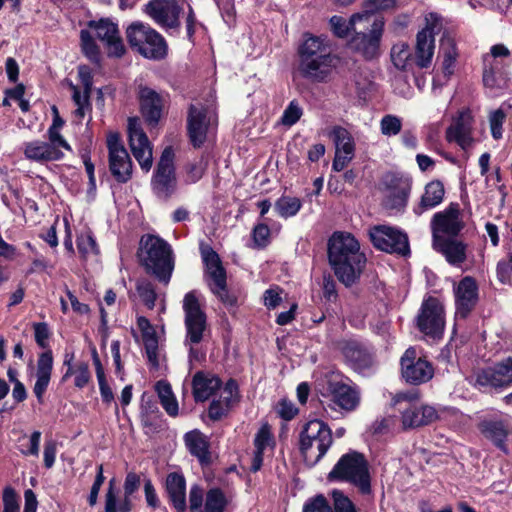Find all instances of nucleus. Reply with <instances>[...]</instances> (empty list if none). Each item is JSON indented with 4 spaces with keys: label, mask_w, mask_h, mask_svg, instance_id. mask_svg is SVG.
<instances>
[{
    "label": "nucleus",
    "mask_w": 512,
    "mask_h": 512,
    "mask_svg": "<svg viewBox=\"0 0 512 512\" xmlns=\"http://www.w3.org/2000/svg\"><path fill=\"white\" fill-rule=\"evenodd\" d=\"M328 259L338 280L347 287L359 279L366 264L357 239L344 232H336L329 239Z\"/></svg>",
    "instance_id": "obj_1"
},
{
    "label": "nucleus",
    "mask_w": 512,
    "mask_h": 512,
    "mask_svg": "<svg viewBox=\"0 0 512 512\" xmlns=\"http://www.w3.org/2000/svg\"><path fill=\"white\" fill-rule=\"evenodd\" d=\"M182 308L185 326L184 346L188 349L189 363L201 364L205 362L207 354L203 343L209 339L211 330L197 291L192 290L185 294Z\"/></svg>",
    "instance_id": "obj_2"
},
{
    "label": "nucleus",
    "mask_w": 512,
    "mask_h": 512,
    "mask_svg": "<svg viewBox=\"0 0 512 512\" xmlns=\"http://www.w3.org/2000/svg\"><path fill=\"white\" fill-rule=\"evenodd\" d=\"M137 256L147 274L167 285L175 267L171 245L159 236L145 234L141 237Z\"/></svg>",
    "instance_id": "obj_3"
},
{
    "label": "nucleus",
    "mask_w": 512,
    "mask_h": 512,
    "mask_svg": "<svg viewBox=\"0 0 512 512\" xmlns=\"http://www.w3.org/2000/svg\"><path fill=\"white\" fill-rule=\"evenodd\" d=\"M328 478L349 482L364 495L371 493L369 464L361 453L350 452L343 455L330 471Z\"/></svg>",
    "instance_id": "obj_4"
},
{
    "label": "nucleus",
    "mask_w": 512,
    "mask_h": 512,
    "mask_svg": "<svg viewBox=\"0 0 512 512\" xmlns=\"http://www.w3.org/2000/svg\"><path fill=\"white\" fill-rule=\"evenodd\" d=\"M333 443L328 424L319 419L304 424L299 435V449L306 461L317 463Z\"/></svg>",
    "instance_id": "obj_5"
},
{
    "label": "nucleus",
    "mask_w": 512,
    "mask_h": 512,
    "mask_svg": "<svg viewBox=\"0 0 512 512\" xmlns=\"http://www.w3.org/2000/svg\"><path fill=\"white\" fill-rule=\"evenodd\" d=\"M131 48L148 59L161 60L167 55L168 46L163 36L149 25L132 23L126 31Z\"/></svg>",
    "instance_id": "obj_6"
},
{
    "label": "nucleus",
    "mask_w": 512,
    "mask_h": 512,
    "mask_svg": "<svg viewBox=\"0 0 512 512\" xmlns=\"http://www.w3.org/2000/svg\"><path fill=\"white\" fill-rule=\"evenodd\" d=\"M415 325L428 339L440 341L443 338L446 325L443 303L433 296L424 298L416 315Z\"/></svg>",
    "instance_id": "obj_7"
},
{
    "label": "nucleus",
    "mask_w": 512,
    "mask_h": 512,
    "mask_svg": "<svg viewBox=\"0 0 512 512\" xmlns=\"http://www.w3.org/2000/svg\"><path fill=\"white\" fill-rule=\"evenodd\" d=\"M364 25L358 26V29L353 32L350 46L365 59L371 60L380 55L385 20L383 17H376L372 22Z\"/></svg>",
    "instance_id": "obj_8"
},
{
    "label": "nucleus",
    "mask_w": 512,
    "mask_h": 512,
    "mask_svg": "<svg viewBox=\"0 0 512 512\" xmlns=\"http://www.w3.org/2000/svg\"><path fill=\"white\" fill-rule=\"evenodd\" d=\"M151 188L153 193L162 200H168L176 191L177 179L172 147H166L163 150L151 179Z\"/></svg>",
    "instance_id": "obj_9"
},
{
    "label": "nucleus",
    "mask_w": 512,
    "mask_h": 512,
    "mask_svg": "<svg viewBox=\"0 0 512 512\" xmlns=\"http://www.w3.org/2000/svg\"><path fill=\"white\" fill-rule=\"evenodd\" d=\"M109 171L118 183H127L132 178L133 163L120 135L111 132L107 136Z\"/></svg>",
    "instance_id": "obj_10"
},
{
    "label": "nucleus",
    "mask_w": 512,
    "mask_h": 512,
    "mask_svg": "<svg viewBox=\"0 0 512 512\" xmlns=\"http://www.w3.org/2000/svg\"><path fill=\"white\" fill-rule=\"evenodd\" d=\"M369 238L378 250L401 256L410 254L407 234L394 227L387 225L374 226L369 230Z\"/></svg>",
    "instance_id": "obj_11"
},
{
    "label": "nucleus",
    "mask_w": 512,
    "mask_h": 512,
    "mask_svg": "<svg viewBox=\"0 0 512 512\" xmlns=\"http://www.w3.org/2000/svg\"><path fill=\"white\" fill-rule=\"evenodd\" d=\"M216 126L217 116L214 111L202 105H190L187 129L190 142L195 148H199L205 143L208 133Z\"/></svg>",
    "instance_id": "obj_12"
},
{
    "label": "nucleus",
    "mask_w": 512,
    "mask_h": 512,
    "mask_svg": "<svg viewBox=\"0 0 512 512\" xmlns=\"http://www.w3.org/2000/svg\"><path fill=\"white\" fill-rule=\"evenodd\" d=\"M401 374L403 379L412 385L427 383L433 378L434 368L432 364L422 357H417L414 347H409L400 359Z\"/></svg>",
    "instance_id": "obj_13"
},
{
    "label": "nucleus",
    "mask_w": 512,
    "mask_h": 512,
    "mask_svg": "<svg viewBox=\"0 0 512 512\" xmlns=\"http://www.w3.org/2000/svg\"><path fill=\"white\" fill-rule=\"evenodd\" d=\"M430 225L432 241L456 237L464 228L459 204L450 203L443 211L435 213Z\"/></svg>",
    "instance_id": "obj_14"
},
{
    "label": "nucleus",
    "mask_w": 512,
    "mask_h": 512,
    "mask_svg": "<svg viewBox=\"0 0 512 512\" xmlns=\"http://www.w3.org/2000/svg\"><path fill=\"white\" fill-rule=\"evenodd\" d=\"M128 135L133 156L138 161L141 169L148 172L153 163L152 146L137 118H129Z\"/></svg>",
    "instance_id": "obj_15"
},
{
    "label": "nucleus",
    "mask_w": 512,
    "mask_h": 512,
    "mask_svg": "<svg viewBox=\"0 0 512 512\" xmlns=\"http://www.w3.org/2000/svg\"><path fill=\"white\" fill-rule=\"evenodd\" d=\"M348 365L358 373L365 374L374 365L372 352L363 343L355 339H343L337 344Z\"/></svg>",
    "instance_id": "obj_16"
},
{
    "label": "nucleus",
    "mask_w": 512,
    "mask_h": 512,
    "mask_svg": "<svg viewBox=\"0 0 512 512\" xmlns=\"http://www.w3.org/2000/svg\"><path fill=\"white\" fill-rule=\"evenodd\" d=\"M455 318L466 319L474 310L479 299V289L472 276L463 277L454 287Z\"/></svg>",
    "instance_id": "obj_17"
},
{
    "label": "nucleus",
    "mask_w": 512,
    "mask_h": 512,
    "mask_svg": "<svg viewBox=\"0 0 512 512\" xmlns=\"http://www.w3.org/2000/svg\"><path fill=\"white\" fill-rule=\"evenodd\" d=\"M180 7L175 0H150L145 12L155 23L164 28L176 29L180 26Z\"/></svg>",
    "instance_id": "obj_18"
},
{
    "label": "nucleus",
    "mask_w": 512,
    "mask_h": 512,
    "mask_svg": "<svg viewBox=\"0 0 512 512\" xmlns=\"http://www.w3.org/2000/svg\"><path fill=\"white\" fill-rule=\"evenodd\" d=\"M385 186V206L391 210H404L411 192V180L407 177L389 174L385 178Z\"/></svg>",
    "instance_id": "obj_19"
},
{
    "label": "nucleus",
    "mask_w": 512,
    "mask_h": 512,
    "mask_svg": "<svg viewBox=\"0 0 512 512\" xmlns=\"http://www.w3.org/2000/svg\"><path fill=\"white\" fill-rule=\"evenodd\" d=\"M138 98L143 118L149 125L156 126L165 108L163 96L150 87L140 85Z\"/></svg>",
    "instance_id": "obj_20"
},
{
    "label": "nucleus",
    "mask_w": 512,
    "mask_h": 512,
    "mask_svg": "<svg viewBox=\"0 0 512 512\" xmlns=\"http://www.w3.org/2000/svg\"><path fill=\"white\" fill-rule=\"evenodd\" d=\"M89 26L95 29L97 38L105 44L108 56L119 58L125 53V47L115 23L108 19H101L97 22L91 21Z\"/></svg>",
    "instance_id": "obj_21"
},
{
    "label": "nucleus",
    "mask_w": 512,
    "mask_h": 512,
    "mask_svg": "<svg viewBox=\"0 0 512 512\" xmlns=\"http://www.w3.org/2000/svg\"><path fill=\"white\" fill-rule=\"evenodd\" d=\"M327 389L334 406L346 412L354 411L358 407L360 391L356 386L348 385L342 381H330Z\"/></svg>",
    "instance_id": "obj_22"
},
{
    "label": "nucleus",
    "mask_w": 512,
    "mask_h": 512,
    "mask_svg": "<svg viewBox=\"0 0 512 512\" xmlns=\"http://www.w3.org/2000/svg\"><path fill=\"white\" fill-rule=\"evenodd\" d=\"M309 61L299 62V72L303 78L314 82H327L333 70L336 68L337 58L335 55L320 57Z\"/></svg>",
    "instance_id": "obj_23"
},
{
    "label": "nucleus",
    "mask_w": 512,
    "mask_h": 512,
    "mask_svg": "<svg viewBox=\"0 0 512 512\" xmlns=\"http://www.w3.org/2000/svg\"><path fill=\"white\" fill-rule=\"evenodd\" d=\"M299 62L332 56L331 47L326 38L304 34V41L298 49Z\"/></svg>",
    "instance_id": "obj_24"
},
{
    "label": "nucleus",
    "mask_w": 512,
    "mask_h": 512,
    "mask_svg": "<svg viewBox=\"0 0 512 512\" xmlns=\"http://www.w3.org/2000/svg\"><path fill=\"white\" fill-rule=\"evenodd\" d=\"M434 250L441 253L453 266H461L467 259V245L455 237L432 241Z\"/></svg>",
    "instance_id": "obj_25"
},
{
    "label": "nucleus",
    "mask_w": 512,
    "mask_h": 512,
    "mask_svg": "<svg viewBox=\"0 0 512 512\" xmlns=\"http://www.w3.org/2000/svg\"><path fill=\"white\" fill-rule=\"evenodd\" d=\"M446 139L449 142H456L463 149L471 146V115L469 112L462 111L459 113L458 117L447 128Z\"/></svg>",
    "instance_id": "obj_26"
},
{
    "label": "nucleus",
    "mask_w": 512,
    "mask_h": 512,
    "mask_svg": "<svg viewBox=\"0 0 512 512\" xmlns=\"http://www.w3.org/2000/svg\"><path fill=\"white\" fill-rule=\"evenodd\" d=\"M53 369V355L51 350L41 353L37 360L36 382L33 392L39 403H43V396L51 380Z\"/></svg>",
    "instance_id": "obj_27"
},
{
    "label": "nucleus",
    "mask_w": 512,
    "mask_h": 512,
    "mask_svg": "<svg viewBox=\"0 0 512 512\" xmlns=\"http://www.w3.org/2000/svg\"><path fill=\"white\" fill-rule=\"evenodd\" d=\"M24 155L27 159L36 162L57 161L64 154L60 149H55L53 144L46 141L34 140L24 144Z\"/></svg>",
    "instance_id": "obj_28"
},
{
    "label": "nucleus",
    "mask_w": 512,
    "mask_h": 512,
    "mask_svg": "<svg viewBox=\"0 0 512 512\" xmlns=\"http://www.w3.org/2000/svg\"><path fill=\"white\" fill-rule=\"evenodd\" d=\"M221 380L211 374L202 371L197 372L192 380L193 396L195 401L208 400L221 387Z\"/></svg>",
    "instance_id": "obj_29"
},
{
    "label": "nucleus",
    "mask_w": 512,
    "mask_h": 512,
    "mask_svg": "<svg viewBox=\"0 0 512 512\" xmlns=\"http://www.w3.org/2000/svg\"><path fill=\"white\" fill-rule=\"evenodd\" d=\"M438 419L436 409L429 405L411 407L402 413L404 428H417L433 423Z\"/></svg>",
    "instance_id": "obj_30"
},
{
    "label": "nucleus",
    "mask_w": 512,
    "mask_h": 512,
    "mask_svg": "<svg viewBox=\"0 0 512 512\" xmlns=\"http://www.w3.org/2000/svg\"><path fill=\"white\" fill-rule=\"evenodd\" d=\"M137 326L142 333V339L149 363L157 368L159 366L158 360V338L155 329L150 321L144 317L137 318Z\"/></svg>",
    "instance_id": "obj_31"
},
{
    "label": "nucleus",
    "mask_w": 512,
    "mask_h": 512,
    "mask_svg": "<svg viewBox=\"0 0 512 512\" xmlns=\"http://www.w3.org/2000/svg\"><path fill=\"white\" fill-rule=\"evenodd\" d=\"M166 490L169 499L177 512H185L186 504V481L183 475L170 473L166 479Z\"/></svg>",
    "instance_id": "obj_32"
},
{
    "label": "nucleus",
    "mask_w": 512,
    "mask_h": 512,
    "mask_svg": "<svg viewBox=\"0 0 512 512\" xmlns=\"http://www.w3.org/2000/svg\"><path fill=\"white\" fill-rule=\"evenodd\" d=\"M397 7V0H364L361 11L352 14V21L362 20L363 23H370L374 18L379 17L378 13L393 11Z\"/></svg>",
    "instance_id": "obj_33"
},
{
    "label": "nucleus",
    "mask_w": 512,
    "mask_h": 512,
    "mask_svg": "<svg viewBox=\"0 0 512 512\" xmlns=\"http://www.w3.org/2000/svg\"><path fill=\"white\" fill-rule=\"evenodd\" d=\"M444 185L439 180L426 184L420 203L414 207V213L421 215L424 211L438 206L444 199Z\"/></svg>",
    "instance_id": "obj_34"
},
{
    "label": "nucleus",
    "mask_w": 512,
    "mask_h": 512,
    "mask_svg": "<svg viewBox=\"0 0 512 512\" xmlns=\"http://www.w3.org/2000/svg\"><path fill=\"white\" fill-rule=\"evenodd\" d=\"M184 440L190 454L195 456L201 464L210 462L209 442L203 433L197 430L190 431L185 434Z\"/></svg>",
    "instance_id": "obj_35"
},
{
    "label": "nucleus",
    "mask_w": 512,
    "mask_h": 512,
    "mask_svg": "<svg viewBox=\"0 0 512 512\" xmlns=\"http://www.w3.org/2000/svg\"><path fill=\"white\" fill-rule=\"evenodd\" d=\"M435 51V39L424 33L416 34L414 62L420 69L429 68Z\"/></svg>",
    "instance_id": "obj_36"
},
{
    "label": "nucleus",
    "mask_w": 512,
    "mask_h": 512,
    "mask_svg": "<svg viewBox=\"0 0 512 512\" xmlns=\"http://www.w3.org/2000/svg\"><path fill=\"white\" fill-rule=\"evenodd\" d=\"M480 429L487 439L491 440L499 449L507 452L505 441L508 432L502 421H484L481 423Z\"/></svg>",
    "instance_id": "obj_37"
},
{
    "label": "nucleus",
    "mask_w": 512,
    "mask_h": 512,
    "mask_svg": "<svg viewBox=\"0 0 512 512\" xmlns=\"http://www.w3.org/2000/svg\"><path fill=\"white\" fill-rule=\"evenodd\" d=\"M335 145V153L355 154V142L351 133L342 126H335L330 132Z\"/></svg>",
    "instance_id": "obj_38"
},
{
    "label": "nucleus",
    "mask_w": 512,
    "mask_h": 512,
    "mask_svg": "<svg viewBox=\"0 0 512 512\" xmlns=\"http://www.w3.org/2000/svg\"><path fill=\"white\" fill-rule=\"evenodd\" d=\"M155 389L160 403L167 414L172 417L177 416L179 410L178 402L172 392L171 385L164 380H160L156 383Z\"/></svg>",
    "instance_id": "obj_39"
},
{
    "label": "nucleus",
    "mask_w": 512,
    "mask_h": 512,
    "mask_svg": "<svg viewBox=\"0 0 512 512\" xmlns=\"http://www.w3.org/2000/svg\"><path fill=\"white\" fill-rule=\"evenodd\" d=\"M140 487V477L134 472L127 473L124 481V497L119 501L118 511L119 512H131L133 509V503L131 496Z\"/></svg>",
    "instance_id": "obj_40"
},
{
    "label": "nucleus",
    "mask_w": 512,
    "mask_h": 512,
    "mask_svg": "<svg viewBox=\"0 0 512 512\" xmlns=\"http://www.w3.org/2000/svg\"><path fill=\"white\" fill-rule=\"evenodd\" d=\"M390 57L393 65L402 71H408L412 66L413 58L410 47L405 42H399L392 46Z\"/></svg>",
    "instance_id": "obj_41"
},
{
    "label": "nucleus",
    "mask_w": 512,
    "mask_h": 512,
    "mask_svg": "<svg viewBox=\"0 0 512 512\" xmlns=\"http://www.w3.org/2000/svg\"><path fill=\"white\" fill-rule=\"evenodd\" d=\"M476 385L483 388L503 389L506 385L500 376L496 364L479 371L476 375Z\"/></svg>",
    "instance_id": "obj_42"
},
{
    "label": "nucleus",
    "mask_w": 512,
    "mask_h": 512,
    "mask_svg": "<svg viewBox=\"0 0 512 512\" xmlns=\"http://www.w3.org/2000/svg\"><path fill=\"white\" fill-rule=\"evenodd\" d=\"M228 499L220 488H211L205 494V512H224Z\"/></svg>",
    "instance_id": "obj_43"
},
{
    "label": "nucleus",
    "mask_w": 512,
    "mask_h": 512,
    "mask_svg": "<svg viewBox=\"0 0 512 512\" xmlns=\"http://www.w3.org/2000/svg\"><path fill=\"white\" fill-rule=\"evenodd\" d=\"M274 207L279 216L289 218L299 212L302 207V202L297 197L281 196L276 200Z\"/></svg>",
    "instance_id": "obj_44"
},
{
    "label": "nucleus",
    "mask_w": 512,
    "mask_h": 512,
    "mask_svg": "<svg viewBox=\"0 0 512 512\" xmlns=\"http://www.w3.org/2000/svg\"><path fill=\"white\" fill-rule=\"evenodd\" d=\"M441 49L443 53V72L446 76H451L453 74L458 55L454 41L451 38L443 39Z\"/></svg>",
    "instance_id": "obj_45"
},
{
    "label": "nucleus",
    "mask_w": 512,
    "mask_h": 512,
    "mask_svg": "<svg viewBox=\"0 0 512 512\" xmlns=\"http://www.w3.org/2000/svg\"><path fill=\"white\" fill-rule=\"evenodd\" d=\"M330 24L334 34L340 38L346 37L350 32L353 33L354 31H356V29H358V26H365L362 20H357L353 22L352 15L350 16L348 21H346L341 16L335 15L331 17Z\"/></svg>",
    "instance_id": "obj_46"
},
{
    "label": "nucleus",
    "mask_w": 512,
    "mask_h": 512,
    "mask_svg": "<svg viewBox=\"0 0 512 512\" xmlns=\"http://www.w3.org/2000/svg\"><path fill=\"white\" fill-rule=\"evenodd\" d=\"M208 161L204 156L189 162L185 166L184 181L187 184L197 183L204 175L207 169Z\"/></svg>",
    "instance_id": "obj_47"
},
{
    "label": "nucleus",
    "mask_w": 512,
    "mask_h": 512,
    "mask_svg": "<svg viewBox=\"0 0 512 512\" xmlns=\"http://www.w3.org/2000/svg\"><path fill=\"white\" fill-rule=\"evenodd\" d=\"M71 89L73 92V95H72L73 101H74L75 105L77 106V108L75 110V115L82 119V118H84L86 112L91 109V105L89 102L91 91L83 90L81 92L80 89L75 85H71Z\"/></svg>",
    "instance_id": "obj_48"
},
{
    "label": "nucleus",
    "mask_w": 512,
    "mask_h": 512,
    "mask_svg": "<svg viewBox=\"0 0 512 512\" xmlns=\"http://www.w3.org/2000/svg\"><path fill=\"white\" fill-rule=\"evenodd\" d=\"M136 291L144 304L149 309H153L157 299L154 285L148 280H138Z\"/></svg>",
    "instance_id": "obj_49"
},
{
    "label": "nucleus",
    "mask_w": 512,
    "mask_h": 512,
    "mask_svg": "<svg viewBox=\"0 0 512 512\" xmlns=\"http://www.w3.org/2000/svg\"><path fill=\"white\" fill-rule=\"evenodd\" d=\"M201 256L205 265V275L224 268L219 255L211 247L201 248Z\"/></svg>",
    "instance_id": "obj_50"
},
{
    "label": "nucleus",
    "mask_w": 512,
    "mask_h": 512,
    "mask_svg": "<svg viewBox=\"0 0 512 512\" xmlns=\"http://www.w3.org/2000/svg\"><path fill=\"white\" fill-rule=\"evenodd\" d=\"M302 512H333V509L323 494H317L306 500Z\"/></svg>",
    "instance_id": "obj_51"
},
{
    "label": "nucleus",
    "mask_w": 512,
    "mask_h": 512,
    "mask_svg": "<svg viewBox=\"0 0 512 512\" xmlns=\"http://www.w3.org/2000/svg\"><path fill=\"white\" fill-rule=\"evenodd\" d=\"M80 40L84 54L92 62L97 63L99 61V49L90 32L87 30H81Z\"/></svg>",
    "instance_id": "obj_52"
},
{
    "label": "nucleus",
    "mask_w": 512,
    "mask_h": 512,
    "mask_svg": "<svg viewBox=\"0 0 512 512\" xmlns=\"http://www.w3.org/2000/svg\"><path fill=\"white\" fill-rule=\"evenodd\" d=\"M424 20L425 25L418 33H424L427 37L435 39V35L443 28L442 17L435 12H431L425 16Z\"/></svg>",
    "instance_id": "obj_53"
},
{
    "label": "nucleus",
    "mask_w": 512,
    "mask_h": 512,
    "mask_svg": "<svg viewBox=\"0 0 512 512\" xmlns=\"http://www.w3.org/2000/svg\"><path fill=\"white\" fill-rule=\"evenodd\" d=\"M302 115L303 109L299 102L297 100H292L282 114L281 123L284 126L291 127L300 120Z\"/></svg>",
    "instance_id": "obj_54"
},
{
    "label": "nucleus",
    "mask_w": 512,
    "mask_h": 512,
    "mask_svg": "<svg viewBox=\"0 0 512 512\" xmlns=\"http://www.w3.org/2000/svg\"><path fill=\"white\" fill-rule=\"evenodd\" d=\"M188 500L190 512H205V498L202 487L197 484L192 485Z\"/></svg>",
    "instance_id": "obj_55"
},
{
    "label": "nucleus",
    "mask_w": 512,
    "mask_h": 512,
    "mask_svg": "<svg viewBox=\"0 0 512 512\" xmlns=\"http://www.w3.org/2000/svg\"><path fill=\"white\" fill-rule=\"evenodd\" d=\"M402 128V121L394 115H385L380 121L381 133L385 136H395Z\"/></svg>",
    "instance_id": "obj_56"
},
{
    "label": "nucleus",
    "mask_w": 512,
    "mask_h": 512,
    "mask_svg": "<svg viewBox=\"0 0 512 512\" xmlns=\"http://www.w3.org/2000/svg\"><path fill=\"white\" fill-rule=\"evenodd\" d=\"M333 512H357L354 503L342 491L332 492Z\"/></svg>",
    "instance_id": "obj_57"
},
{
    "label": "nucleus",
    "mask_w": 512,
    "mask_h": 512,
    "mask_svg": "<svg viewBox=\"0 0 512 512\" xmlns=\"http://www.w3.org/2000/svg\"><path fill=\"white\" fill-rule=\"evenodd\" d=\"M77 249L83 258L98 253L96 241L90 234H82L77 238Z\"/></svg>",
    "instance_id": "obj_58"
},
{
    "label": "nucleus",
    "mask_w": 512,
    "mask_h": 512,
    "mask_svg": "<svg viewBox=\"0 0 512 512\" xmlns=\"http://www.w3.org/2000/svg\"><path fill=\"white\" fill-rule=\"evenodd\" d=\"M273 444V436L268 424H264L255 435V450L264 452V450Z\"/></svg>",
    "instance_id": "obj_59"
},
{
    "label": "nucleus",
    "mask_w": 512,
    "mask_h": 512,
    "mask_svg": "<svg viewBox=\"0 0 512 512\" xmlns=\"http://www.w3.org/2000/svg\"><path fill=\"white\" fill-rule=\"evenodd\" d=\"M252 238L255 247L264 248L270 241V229L267 224L259 223L252 231Z\"/></svg>",
    "instance_id": "obj_60"
},
{
    "label": "nucleus",
    "mask_w": 512,
    "mask_h": 512,
    "mask_svg": "<svg viewBox=\"0 0 512 512\" xmlns=\"http://www.w3.org/2000/svg\"><path fill=\"white\" fill-rule=\"evenodd\" d=\"M220 400H224L232 406L239 401L238 384L234 379L226 382L222 389Z\"/></svg>",
    "instance_id": "obj_61"
},
{
    "label": "nucleus",
    "mask_w": 512,
    "mask_h": 512,
    "mask_svg": "<svg viewBox=\"0 0 512 512\" xmlns=\"http://www.w3.org/2000/svg\"><path fill=\"white\" fill-rule=\"evenodd\" d=\"M298 408L292 401L282 399L276 406V413L286 421L292 420L298 414Z\"/></svg>",
    "instance_id": "obj_62"
},
{
    "label": "nucleus",
    "mask_w": 512,
    "mask_h": 512,
    "mask_svg": "<svg viewBox=\"0 0 512 512\" xmlns=\"http://www.w3.org/2000/svg\"><path fill=\"white\" fill-rule=\"evenodd\" d=\"M3 512H19L18 497L15 490L8 486L3 491Z\"/></svg>",
    "instance_id": "obj_63"
},
{
    "label": "nucleus",
    "mask_w": 512,
    "mask_h": 512,
    "mask_svg": "<svg viewBox=\"0 0 512 512\" xmlns=\"http://www.w3.org/2000/svg\"><path fill=\"white\" fill-rule=\"evenodd\" d=\"M497 278L503 283H509L512 277V252L509 254V260L499 261L496 268Z\"/></svg>",
    "instance_id": "obj_64"
}]
</instances>
